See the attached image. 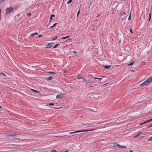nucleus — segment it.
I'll return each mask as SVG.
<instances>
[{
    "label": "nucleus",
    "mask_w": 152,
    "mask_h": 152,
    "mask_svg": "<svg viewBox=\"0 0 152 152\" xmlns=\"http://www.w3.org/2000/svg\"><path fill=\"white\" fill-rule=\"evenodd\" d=\"M52 43H50L48 44L46 46V47L47 48H50L52 46Z\"/></svg>",
    "instance_id": "nucleus-6"
},
{
    "label": "nucleus",
    "mask_w": 152,
    "mask_h": 152,
    "mask_svg": "<svg viewBox=\"0 0 152 152\" xmlns=\"http://www.w3.org/2000/svg\"><path fill=\"white\" fill-rule=\"evenodd\" d=\"M96 79H98V80H101L102 79V78H97V77H95L94 78Z\"/></svg>",
    "instance_id": "nucleus-28"
},
{
    "label": "nucleus",
    "mask_w": 152,
    "mask_h": 152,
    "mask_svg": "<svg viewBox=\"0 0 152 152\" xmlns=\"http://www.w3.org/2000/svg\"><path fill=\"white\" fill-rule=\"evenodd\" d=\"M0 75H3L4 76H6V75H4V74L3 73H0Z\"/></svg>",
    "instance_id": "nucleus-31"
},
{
    "label": "nucleus",
    "mask_w": 152,
    "mask_h": 152,
    "mask_svg": "<svg viewBox=\"0 0 152 152\" xmlns=\"http://www.w3.org/2000/svg\"><path fill=\"white\" fill-rule=\"evenodd\" d=\"M6 13L7 14H9L12 12L13 11V8L12 7L7 8L6 10Z\"/></svg>",
    "instance_id": "nucleus-3"
},
{
    "label": "nucleus",
    "mask_w": 152,
    "mask_h": 152,
    "mask_svg": "<svg viewBox=\"0 0 152 152\" xmlns=\"http://www.w3.org/2000/svg\"><path fill=\"white\" fill-rule=\"evenodd\" d=\"M64 152H68V150H67V151H66Z\"/></svg>",
    "instance_id": "nucleus-43"
},
{
    "label": "nucleus",
    "mask_w": 152,
    "mask_h": 152,
    "mask_svg": "<svg viewBox=\"0 0 152 152\" xmlns=\"http://www.w3.org/2000/svg\"><path fill=\"white\" fill-rule=\"evenodd\" d=\"M152 81V77H150L147 79L144 82L140 85L141 86H146L147 85L149 84Z\"/></svg>",
    "instance_id": "nucleus-1"
},
{
    "label": "nucleus",
    "mask_w": 152,
    "mask_h": 152,
    "mask_svg": "<svg viewBox=\"0 0 152 152\" xmlns=\"http://www.w3.org/2000/svg\"><path fill=\"white\" fill-rule=\"evenodd\" d=\"M4 0H0V3H1V2L4 1Z\"/></svg>",
    "instance_id": "nucleus-35"
},
{
    "label": "nucleus",
    "mask_w": 152,
    "mask_h": 152,
    "mask_svg": "<svg viewBox=\"0 0 152 152\" xmlns=\"http://www.w3.org/2000/svg\"><path fill=\"white\" fill-rule=\"evenodd\" d=\"M57 24V23H56L54 24L53 25V26H50V28H49V29H50V28H53L54 27H55L56 25Z\"/></svg>",
    "instance_id": "nucleus-16"
},
{
    "label": "nucleus",
    "mask_w": 152,
    "mask_h": 152,
    "mask_svg": "<svg viewBox=\"0 0 152 152\" xmlns=\"http://www.w3.org/2000/svg\"><path fill=\"white\" fill-rule=\"evenodd\" d=\"M72 1V0H69V1L67 2V4H69L71 3Z\"/></svg>",
    "instance_id": "nucleus-20"
},
{
    "label": "nucleus",
    "mask_w": 152,
    "mask_h": 152,
    "mask_svg": "<svg viewBox=\"0 0 152 152\" xmlns=\"http://www.w3.org/2000/svg\"><path fill=\"white\" fill-rule=\"evenodd\" d=\"M140 135V134H138L136 135L135 136H134V138H137Z\"/></svg>",
    "instance_id": "nucleus-22"
},
{
    "label": "nucleus",
    "mask_w": 152,
    "mask_h": 152,
    "mask_svg": "<svg viewBox=\"0 0 152 152\" xmlns=\"http://www.w3.org/2000/svg\"><path fill=\"white\" fill-rule=\"evenodd\" d=\"M114 146L115 147H118L119 148H126V147L125 146H123V147H120V145H118L116 143H115L114 144Z\"/></svg>",
    "instance_id": "nucleus-7"
},
{
    "label": "nucleus",
    "mask_w": 152,
    "mask_h": 152,
    "mask_svg": "<svg viewBox=\"0 0 152 152\" xmlns=\"http://www.w3.org/2000/svg\"><path fill=\"white\" fill-rule=\"evenodd\" d=\"M1 15H0V20H1Z\"/></svg>",
    "instance_id": "nucleus-47"
},
{
    "label": "nucleus",
    "mask_w": 152,
    "mask_h": 152,
    "mask_svg": "<svg viewBox=\"0 0 152 152\" xmlns=\"http://www.w3.org/2000/svg\"><path fill=\"white\" fill-rule=\"evenodd\" d=\"M148 140L149 141H152V136L150 137L148 139Z\"/></svg>",
    "instance_id": "nucleus-23"
},
{
    "label": "nucleus",
    "mask_w": 152,
    "mask_h": 152,
    "mask_svg": "<svg viewBox=\"0 0 152 152\" xmlns=\"http://www.w3.org/2000/svg\"><path fill=\"white\" fill-rule=\"evenodd\" d=\"M9 135L10 136H15V138L18 139H20V138H19L18 136H17L18 135H19V134H16L15 133L13 132L12 133H10L9 134Z\"/></svg>",
    "instance_id": "nucleus-4"
},
{
    "label": "nucleus",
    "mask_w": 152,
    "mask_h": 152,
    "mask_svg": "<svg viewBox=\"0 0 152 152\" xmlns=\"http://www.w3.org/2000/svg\"><path fill=\"white\" fill-rule=\"evenodd\" d=\"M53 78L52 77L50 76V77H47L46 78V79L48 80H50L53 79Z\"/></svg>",
    "instance_id": "nucleus-11"
},
{
    "label": "nucleus",
    "mask_w": 152,
    "mask_h": 152,
    "mask_svg": "<svg viewBox=\"0 0 152 152\" xmlns=\"http://www.w3.org/2000/svg\"><path fill=\"white\" fill-rule=\"evenodd\" d=\"M95 130V129H90V130H79V131H78L73 132H71L69 133V134H74V133H76L80 132H88V131H93V130Z\"/></svg>",
    "instance_id": "nucleus-2"
},
{
    "label": "nucleus",
    "mask_w": 152,
    "mask_h": 152,
    "mask_svg": "<svg viewBox=\"0 0 152 152\" xmlns=\"http://www.w3.org/2000/svg\"><path fill=\"white\" fill-rule=\"evenodd\" d=\"M55 17V15H53V14H52L51 15V16L50 17V21H49V23H51V20L52 19V17Z\"/></svg>",
    "instance_id": "nucleus-10"
},
{
    "label": "nucleus",
    "mask_w": 152,
    "mask_h": 152,
    "mask_svg": "<svg viewBox=\"0 0 152 152\" xmlns=\"http://www.w3.org/2000/svg\"><path fill=\"white\" fill-rule=\"evenodd\" d=\"M17 15L18 16H20V15L19 14H18Z\"/></svg>",
    "instance_id": "nucleus-46"
},
{
    "label": "nucleus",
    "mask_w": 152,
    "mask_h": 152,
    "mask_svg": "<svg viewBox=\"0 0 152 152\" xmlns=\"http://www.w3.org/2000/svg\"><path fill=\"white\" fill-rule=\"evenodd\" d=\"M31 15V12H30L28 13L27 14V15L28 16H30Z\"/></svg>",
    "instance_id": "nucleus-32"
},
{
    "label": "nucleus",
    "mask_w": 152,
    "mask_h": 152,
    "mask_svg": "<svg viewBox=\"0 0 152 152\" xmlns=\"http://www.w3.org/2000/svg\"><path fill=\"white\" fill-rule=\"evenodd\" d=\"M38 37H42V35L41 34H40V35H38Z\"/></svg>",
    "instance_id": "nucleus-40"
},
{
    "label": "nucleus",
    "mask_w": 152,
    "mask_h": 152,
    "mask_svg": "<svg viewBox=\"0 0 152 152\" xmlns=\"http://www.w3.org/2000/svg\"><path fill=\"white\" fill-rule=\"evenodd\" d=\"M58 45V44H57L55 46H53V48H56L57 47V46Z\"/></svg>",
    "instance_id": "nucleus-24"
},
{
    "label": "nucleus",
    "mask_w": 152,
    "mask_h": 152,
    "mask_svg": "<svg viewBox=\"0 0 152 152\" xmlns=\"http://www.w3.org/2000/svg\"><path fill=\"white\" fill-rule=\"evenodd\" d=\"M120 15H125L126 14V13L124 12H120L119 14Z\"/></svg>",
    "instance_id": "nucleus-15"
},
{
    "label": "nucleus",
    "mask_w": 152,
    "mask_h": 152,
    "mask_svg": "<svg viewBox=\"0 0 152 152\" xmlns=\"http://www.w3.org/2000/svg\"><path fill=\"white\" fill-rule=\"evenodd\" d=\"M69 37V36H68L66 37H62V39H66V38Z\"/></svg>",
    "instance_id": "nucleus-21"
},
{
    "label": "nucleus",
    "mask_w": 152,
    "mask_h": 152,
    "mask_svg": "<svg viewBox=\"0 0 152 152\" xmlns=\"http://www.w3.org/2000/svg\"><path fill=\"white\" fill-rule=\"evenodd\" d=\"M110 67H111L110 66L106 65L104 66V68L106 69H110Z\"/></svg>",
    "instance_id": "nucleus-12"
},
{
    "label": "nucleus",
    "mask_w": 152,
    "mask_h": 152,
    "mask_svg": "<svg viewBox=\"0 0 152 152\" xmlns=\"http://www.w3.org/2000/svg\"><path fill=\"white\" fill-rule=\"evenodd\" d=\"M2 108V107L0 105V110H1Z\"/></svg>",
    "instance_id": "nucleus-37"
},
{
    "label": "nucleus",
    "mask_w": 152,
    "mask_h": 152,
    "mask_svg": "<svg viewBox=\"0 0 152 152\" xmlns=\"http://www.w3.org/2000/svg\"><path fill=\"white\" fill-rule=\"evenodd\" d=\"M51 152H57L55 150H52Z\"/></svg>",
    "instance_id": "nucleus-34"
},
{
    "label": "nucleus",
    "mask_w": 152,
    "mask_h": 152,
    "mask_svg": "<svg viewBox=\"0 0 152 152\" xmlns=\"http://www.w3.org/2000/svg\"><path fill=\"white\" fill-rule=\"evenodd\" d=\"M120 147H121L120 145Z\"/></svg>",
    "instance_id": "nucleus-48"
},
{
    "label": "nucleus",
    "mask_w": 152,
    "mask_h": 152,
    "mask_svg": "<svg viewBox=\"0 0 152 152\" xmlns=\"http://www.w3.org/2000/svg\"><path fill=\"white\" fill-rule=\"evenodd\" d=\"M77 78L78 79H82V80H83L82 81H83V79H84L85 78L84 77L82 76L80 74H78L77 75Z\"/></svg>",
    "instance_id": "nucleus-5"
},
{
    "label": "nucleus",
    "mask_w": 152,
    "mask_h": 152,
    "mask_svg": "<svg viewBox=\"0 0 152 152\" xmlns=\"http://www.w3.org/2000/svg\"><path fill=\"white\" fill-rule=\"evenodd\" d=\"M80 12V9H79V10L78 11L77 13V16L78 15Z\"/></svg>",
    "instance_id": "nucleus-30"
},
{
    "label": "nucleus",
    "mask_w": 152,
    "mask_h": 152,
    "mask_svg": "<svg viewBox=\"0 0 152 152\" xmlns=\"http://www.w3.org/2000/svg\"><path fill=\"white\" fill-rule=\"evenodd\" d=\"M57 38V37L56 36L55 37L53 38V41L55 40V39H56Z\"/></svg>",
    "instance_id": "nucleus-27"
},
{
    "label": "nucleus",
    "mask_w": 152,
    "mask_h": 152,
    "mask_svg": "<svg viewBox=\"0 0 152 152\" xmlns=\"http://www.w3.org/2000/svg\"><path fill=\"white\" fill-rule=\"evenodd\" d=\"M38 34V33L37 32H35L34 33L32 34H31V36H33L35 35H37Z\"/></svg>",
    "instance_id": "nucleus-18"
},
{
    "label": "nucleus",
    "mask_w": 152,
    "mask_h": 152,
    "mask_svg": "<svg viewBox=\"0 0 152 152\" xmlns=\"http://www.w3.org/2000/svg\"><path fill=\"white\" fill-rule=\"evenodd\" d=\"M48 73L50 74H56V72H48Z\"/></svg>",
    "instance_id": "nucleus-17"
},
{
    "label": "nucleus",
    "mask_w": 152,
    "mask_h": 152,
    "mask_svg": "<svg viewBox=\"0 0 152 152\" xmlns=\"http://www.w3.org/2000/svg\"><path fill=\"white\" fill-rule=\"evenodd\" d=\"M83 81H84L85 82L88 83H89L90 82V81L89 80H87L85 78L84 79H83Z\"/></svg>",
    "instance_id": "nucleus-14"
},
{
    "label": "nucleus",
    "mask_w": 152,
    "mask_h": 152,
    "mask_svg": "<svg viewBox=\"0 0 152 152\" xmlns=\"http://www.w3.org/2000/svg\"><path fill=\"white\" fill-rule=\"evenodd\" d=\"M134 62H132V63H131L129 64H128V66H132V65L134 64Z\"/></svg>",
    "instance_id": "nucleus-19"
},
{
    "label": "nucleus",
    "mask_w": 152,
    "mask_h": 152,
    "mask_svg": "<svg viewBox=\"0 0 152 152\" xmlns=\"http://www.w3.org/2000/svg\"><path fill=\"white\" fill-rule=\"evenodd\" d=\"M130 32L132 33H133V32H132V29H130Z\"/></svg>",
    "instance_id": "nucleus-36"
},
{
    "label": "nucleus",
    "mask_w": 152,
    "mask_h": 152,
    "mask_svg": "<svg viewBox=\"0 0 152 152\" xmlns=\"http://www.w3.org/2000/svg\"><path fill=\"white\" fill-rule=\"evenodd\" d=\"M54 104L53 103H51L49 104V105L53 106V105H54Z\"/></svg>",
    "instance_id": "nucleus-29"
},
{
    "label": "nucleus",
    "mask_w": 152,
    "mask_h": 152,
    "mask_svg": "<svg viewBox=\"0 0 152 152\" xmlns=\"http://www.w3.org/2000/svg\"><path fill=\"white\" fill-rule=\"evenodd\" d=\"M1 10L0 9V15H1Z\"/></svg>",
    "instance_id": "nucleus-41"
},
{
    "label": "nucleus",
    "mask_w": 152,
    "mask_h": 152,
    "mask_svg": "<svg viewBox=\"0 0 152 152\" xmlns=\"http://www.w3.org/2000/svg\"><path fill=\"white\" fill-rule=\"evenodd\" d=\"M151 13H150L149 14V15L148 16V21L149 22L151 20Z\"/></svg>",
    "instance_id": "nucleus-13"
},
{
    "label": "nucleus",
    "mask_w": 152,
    "mask_h": 152,
    "mask_svg": "<svg viewBox=\"0 0 152 152\" xmlns=\"http://www.w3.org/2000/svg\"><path fill=\"white\" fill-rule=\"evenodd\" d=\"M131 12H130V15H129V18H128V20H130L131 19Z\"/></svg>",
    "instance_id": "nucleus-26"
},
{
    "label": "nucleus",
    "mask_w": 152,
    "mask_h": 152,
    "mask_svg": "<svg viewBox=\"0 0 152 152\" xmlns=\"http://www.w3.org/2000/svg\"><path fill=\"white\" fill-rule=\"evenodd\" d=\"M63 96V94H61L57 95L56 96V98L57 99H59L60 98Z\"/></svg>",
    "instance_id": "nucleus-8"
},
{
    "label": "nucleus",
    "mask_w": 152,
    "mask_h": 152,
    "mask_svg": "<svg viewBox=\"0 0 152 152\" xmlns=\"http://www.w3.org/2000/svg\"><path fill=\"white\" fill-rule=\"evenodd\" d=\"M152 127V124L150 126H148V128H151Z\"/></svg>",
    "instance_id": "nucleus-39"
},
{
    "label": "nucleus",
    "mask_w": 152,
    "mask_h": 152,
    "mask_svg": "<svg viewBox=\"0 0 152 152\" xmlns=\"http://www.w3.org/2000/svg\"><path fill=\"white\" fill-rule=\"evenodd\" d=\"M73 53H74V54H76V53H77V52H76V51H75V50L74 51H73Z\"/></svg>",
    "instance_id": "nucleus-33"
},
{
    "label": "nucleus",
    "mask_w": 152,
    "mask_h": 152,
    "mask_svg": "<svg viewBox=\"0 0 152 152\" xmlns=\"http://www.w3.org/2000/svg\"><path fill=\"white\" fill-rule=\"evenodd\" d=\"M129 151H130V152H133V151H132V150H130Z\"/></svg>",
    "instance_id": "nucleus-42"
},
{
    "label": "nucleus",
    "mask_w": 152,
    "mask_h": 152,
    "mask_svg": "<svg viewBox=\"0 0 152 152\" xmlns=\"http://www.w3.org/2000/svg\"><path fill=\"white\" fill-rule=\"evenodd\" d=\"M31 89L32 91H33L34 92H36L39 94H40V92L39 91H37L36 90H34V89Z\"/></svg>",
    "instance_id": "nucleus-9"
},
{
    "label": "nucleus",
    "mask_w": 152,
    "mask_h": 152,
    "mask_svg": "<svg viewBox=\"0 0 152 152\" xmlns=\"http://www.w3.org/2000/svg\"><path fill=\"white\" fill-rule=\"evenodd\" d=\"M143 124V123H141V124H140V125H142V124Z\"/></svg>",
    "instance_id": "nucleus-44"
},
{
    "label": "nucleus",
    "mask_w": 152,
    "mask_h": 152,
    "mask_svg": "<svg viewBox=\"0 0 152 152\" xmlns=\"http://www.w3.org/2000/svg\"><path fill=\"white\" fill-rule=\"evenodd\" d=\"M151 121H152V118L147 121V122H148V123Z\"/></svg>",
    "instance_id": "nucleus-25"
},
{
    "label": "nucleus",
    "mask_w": 152,
    "mask_h": 152,
    "mask_svg": "<svg viewBox=\"0 0 152 152\" xmlns=\"http://www.w3.org/2000/svg\"><path fill=\"white\" fill-rule=\"evenodd\" d=\"M148 123V122H147V121H145L143 123V124H145V123Z\"/></svg>",
    "instance_id": "nucleus-38"
},
{
    "label": "nucleus",
    "mask_w": 152,
    "mask_h": 152,
    "mask_svg": "<svg viewBox=\"0 0 152 152\" xmlns=\"http://www.w3.org/2000/svg\"><path fill=\"white\" fill-rule=\"evenodd\" d=\"M93 81H90V83H93Z\"/></svg>",
    "instance_id": "nucleus-45"
}]
</instances>
